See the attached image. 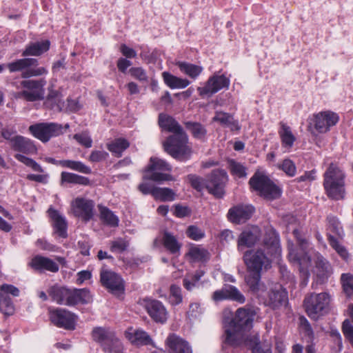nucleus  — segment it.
I'll list each match as a JSON object with an SVG mask.
<instances>
[{
    "label": "nucleus",
    "mask_w": 353,
    "mask_h": 353,
    "mask_svg": "<svg viewBox=\"0 0 353 353\" xmlns=\"http://www.w3.org/2000/svg\"><path fill=\"white\" fill-rule=\"evenodd\" d=\"M130 145L129 142L122 138L117 139L108 144V149L117 157H121L123 152Z\"/></svg>",
    "instance_id": "8fccbe9b"
},
{
    "label": "nucleus",
    "mask_w": 353,
    "mask_h": 353,
    "mask_svg": "<svg viewBox=\"0 0 353 353\" xmlns=\"http://www.w3.org/2000/svg\"><path fill=\"white\" fill-rule=\"evenodd\" d=\"M10 148L17 152L14 155L17 161L31 168L33 171L43 172V169L39 163L24 155H32L37 152V148L31 139L21 135H15L11 140Z\"/></svg>",
    "instance_id": "39448f33"
},
{
    "label": "nucleus",
    "mask_w": 353,
    "mask_h": 353,
    "mask_svg": "<svg viewBox=\"0 0 353 353\" xmlns=\"http://www.w3.org/2000/svg\"><path fill=\"white\" fill-rule=\"evenodd\" d=\"M230 83V79L224 74H214L208 79L204 86L198 87L197 90L201 97H211L222 89H228Z\"/></svg>",
    "instance_id": "ddd939ff"
},
{
    "label": "nucleus",
    "mask_w": 353,
    "mask_h": 353,
    "mask_svg": "<svg viewBox=\"0 0 353 353\" xmlns=\"http://www.w3.org/2000/svg\"><path fill=\"white\" fill-rule=\"evenodd\" d=\"M280 130L279 134L281 139V145L283 148L290 149L296 141V137L293 134L292 130L289 125L281 122L280 123Z\"/></svg>",
    "instance_id": "e433bc0d"
},
{
    "label": "nucleus",
    "mask_w": 353,
    "mask_h": 353,
    "mask_svg": "<svg viewBox=\"0 0 353 353\" xmlns=\"http://www.w3.org/2000/svg\"><path fill=\"white\" fill-rule=\"evenodd\" d=\"M331 296L327 292L312 293L305 296L304 306L308 316L317 320L329 310Z\"/></svg>",
    "instance_id": "0eeeda50"
},
{
    "label": "nucleus",
    "mask_w": 353,
    "mask_h": 353,
    "mask_svg": "<svg viewBox=\"0 0 353 353\" xmlns=\"http://www.w3.org/2000/svg\"><path fill=\"white\" fill-rule=\"evenodd\" d=\"M183 301L181 289L176 285H172L170 288L169 301L172 305L180 304Z\"/></svg>",
    "instance_id": "4d7b16f0"
},
{
    "label": "nucleus",
    "mask_w": 353,
    "mask_h": 353,
    "mask_svg": "<svg viewBox=\"0 0 353 353\" xmlns=\"http://www.w3.org/2000/svg\"><path fill=\"white\" fill-rule=\"evenodd\" d=\"M171 170V165L165 160L152 157L150 159L149 165L145 168L143 179L158 183L172 181L174 179L171 174L163 172Z\"/></svg>",
    "instance_id": "6e6552de"
},
{
    "label": "nucleus",
    "mask_w": 353,
    "mask_h": 353,
    "mask_svg": "<svg viewBox=\"0 0 353 353\" xmlns=\"http://www.w3.org/2000/svg\"><path fill=\"white\" fill-rule=\"evenodd\" d=\"M176 65L183 74L188 75L190 78L196 79L203 72V68L198 65H194L185 61H179Z\"/></svg>",
    "instance_id": "79ce46f5"
},
{
    "label": "nucleus",
    "mask_w": 353,
    "mask_h": 353,
    "mask_svg": "<svg viewBox=\"0 0 353 353\" xmlns=\"http://www.w3.org/2000/svg\"><path fill=\"white\" fill-rule=\"evenodd\" d=\"M254 211L252 205H238L230 209L228 219L235 223H243L251 217Z\"/></svg>",
    "instance_id": "b1692460"
},
{
    "label": "nucleus",
    "mask_w": 353,
    "mask_h": 353,
    "mask_svg": "<svg viewBox=\"0 0 353 353\" xmlns=\"http://www.w3.org/2000/svg\"><path fill=\"white\" fill-rule=\"evenodd\" d=\"M249 184L253 191L267 200H274L281 195V190L266 175L256 172L250 179Z\"/></svg>",
    "instance_id": "423d86ee"
},
{
    "label": "nucleus",
    "mask_w": 353,
    "mask_h": 353,
    "mask_svg": "<svg viewBox=\"0 0 353 353\" xmlns=\"http://www.w3.org/2000/svg\"><path fill=\"white\" fill-rule=\"evenodd\" d=\"M228 166L230 171L232 175L239 178L246 176V169L240 163H238L234 160H230L228 161Z\"/></svg>",
    "instance_id": "5fc2aeb1"
},
{
    "label": "nucleus",
    "mask_w": 353,
    "mask_h": 353,
    "mask_svg": "<svg viewBox=\"0 0 353 353\" xmlns=\"http://www.w3.org/2000/svg\"><path fill=\"white\" fill-rule=\"evenodd\" d=\"M28 265L39 272L47 271L55 273L59 270V266L56 261L41 255H36L32 257L28 263Z\"/></svg>",
    "instance_id": "412c9836"
},
{
    "label": "nucleus",
    "mask_w": 353,
    "mask_h": 353,
    "mask_svg": "<svg viewBox=\"0 0 353 353\" xmlns=\"http://www.w3.org/2000/svg\"><path fill=\"white\" fill-rule=\"evenodd\" d=\"M130 75L140 82L147 83L148 81V76L146 71L141 67H132L130 69Z\"/></svg>",
    "instance_id": "052dcab7"
},
{
    "label": "nucleus",
    "mask_w": 353,
    "mask_h": 353,
    "mask_svg": "<svg viewBox=\"0 0 353 353\" xmlns=\"http://www.w3.org/2000/svg\"><path fill=\"white\" fill-rule=\"evenodd\" d=\"M92 301L90 291L86 288L71 290L70 306L78 303L86 304Z\"/></svg>",
    "instance_id": "4c0bfd02"
},
{
    "label": "nucleus",
    "mask_w": 353,
    "mask_h": 353,
    "mask_svg": "<svg viewBox=\"0 0 353 353\" xmlns=\"http://www.w3.org/2000/svg\"><path fill=\"white\" fill-rule=\"evenodd\" d=\"M162 78L165 84L171 89H183L190 84L188 79L178 77L168 72H163Z\"/></svg>",
    "instance_id": "f704fd0d"
},
{
    "label": "nucleus",
    "mask_w": 353,
    "mask_h": 353,
    "mask_svg": "<svg viewBox=\"0 0 353 353\" xmlns=\"http://www.w3.org/2000/svg\"><path fill=\"white\" fill-rule=\"evenodd\" d=\"M52 301L59 305L70 306L71 290L64 287L53 285L48 291Z\"/></svg>",
    "instance_id": "c756f323"
},
{
    "label": "nucleus",
    "mask_w": 353,
    "mask_h": 353,
    "mask_svg": "<svg viewBox=\"0 0 353 353\" xmlns=\"http://www.w3.org/2000/svg\"><path fill=\"white\" fill-rule=\"evenodd\" d=\"M152 196L161 201H172L175 199V193L168 188L156 187L152 191Z\"/></svg>",
    "instance_id": "09e8293b"
},
{
    "label": "nucleus",
    "mask_w": 353,
    "mask_h": 353,
    "mask_svg": "<svg viewBox=\"0 0 353 353\" xmlns=\"http://www.w3.org/2000/svg\"><path fill=\"white\" fill-rule=\"evenodd\" d=\"M98 208L99 211L100 219L104 224L112 228H115L119 225V217L115 215L113 212H112L107 207L101 205H99Z\"/></svg>",
    "instance_id": "ea45409f"
},
{
    "label": "nucleus",
    "mask_w": 353,
    "mask_h": 353,
    "mask_svg": "<svg viewBox=\"0 0 353 353\" xmlns=\"http://www.w3.org/2000/svg\"><path fill=\"white\" fill-rule=\"evenodd\" d=\"M292 232L294 237L297 240L301 250L299 252L295 249L292 243L288 242V257L290 261L296 263L299 265L301 276L303 279L301 283L305 286L308 282L310 268L311 266V258L306 251L308 243L305 239L302 238L298 229L292 228Z\"/></svg>",
    "instance_id": "20e7f679"
},
{
    "label": "nucleus",
    "mask_w": 353,
    "mask_h": 353,
    "mask_svg": "<svg viewBox=\"0 0 353 353\" xmlns=\"http://www.w3.org/2000/svg\"><path fill=\"white\" fill-rule=\"evenodd\" d=\"M49 216L52 221V225L56 234L61 238H66L67 233V222L65 218L62 216L57 210L52 208H50L48 210Z\"/></svg>",
    "instance_id": "c85d7f7f"
},
{
    "label": "nucleus",
    "mask_w": 353,
    "mask_h": 353,
    "mask_svg": "<svg viewBox=\"0 0 353 353\" xmlns=\"http://www.w3.org/2000/svg\"><path fill=\"white\" fill-rule=\"evenodd\" d=\"M71 208L74 216L84 221H90L94 216V203L91 199L77 197L72 201Z\"/></svg>",
    "instance_id": "4468645a"
},
{
    "label": "nucleus",
    "mask_w": 353,
    "mask_h": 353,
    "mask_svg": "<svg viewBox=\"0 0 353 353\" xmlns=\"http://www.w3.org/2000/svg\"><path fill=\"white\" fill-rule=\"evenodd\" d=\"M165 344L168 353H192L188 342L174 334L168 336Z\"/></svg>",
    "instance_id": "393cba45"
},
{
    "label": "nucleus",
    "mask_w": 353,
    "mask_h": 353,
    "mask_svg": "<svg viewBox=\"0 0 353 353\" xmlns=\"http://www.w3.org/2000/svg\"><path fill=\"white\" fill-rule=\"evenodd\" d=\"M249 341L248 347L252 349V353H272L271 344L268 342L261 343L257 334H253Z\"/></svg>",
    "instance_id": "37998d69"
},
{
    "label": "nucleus",
    "mask_w": 353,
    "mask_h": 353,
    "mask_svg": "<svg viewBox=\"0 0 353 353\" xmlns=\"http://www.w3.org/2000/svg\"><path fill=\"white\" fill-rule=\"evenodd\" d=\"M278 168L284 172L288 176H294L296 172L295 164L289 159H284L282 163L278 165Z\"/></svg>",
    "instance_id": "bf43d9fd"
},
{
    "label": "nucleus",
    "mask_w": 353,
    "mask_h": 353,
    "mask_svg": "<svg viewBox=\"0 0 353 353\" xmlns=\"http://www.w3.org/2000/svg\"><path fill=\"white\" fill-rule=\"evenodd\" d=\"M73 138L82 146L85 148H89L92 147V140L89 135V134L86 132H83L81 133L75 134L73 136Z\"/></svg>",
    "instance_id": "e2e57ef3"
},
{
    "label": "nucleus",
    "mask_w": 353,
    "mask_h": 353,
    "mask_svg": "<svg viewBox=\"0 0 353 353\" xmlns=\"http://www.w3.org/2000/svg\"><path fill=\"white\" fill-rule=\"evenodd\" d=\"M46 85V81L43 78L38 80L21 81L20 86L22 90L17 92L15 97L31 102L42 100L45 95Z\"/></svg>",
    "instance_id": "9d476101"
},
{
    "label": "nucleus",
    "mask_w": 353,
    "mask_h": 353,
    "mask_svg": "<svg viewBox=\"0 0 353 353\" xmlns=\"http://www.w3.org/2000/svg\"><path fill=\"white\" fill-rule=\"evenodd\" d=\"M342 330L345 337L353 347V325L348 319H345L342 325Z\"/></svg>",
    "instance_id": "338daca9"
},
{
    "label": "nucleus",
    "mask_w": 353,
    "mask_h": 353,
    "mask_svg": "<svg viewBox=\"0 0 353 353\" xmlns=\"http://www.w3.org/2000/svg\"><path fill=\"white\" fill-rule=\"evenodd\" d=\"M128 339L137 346L151 345L155 347V343L150 336L143 330H128L125 333Z\"/></svg>",
    "instance_id": "bb28decb"
},
{
    "label": "nucleus",
    "mask_w": 353,
    "mask_h": 353,
    "mask_svg": "<svg viewBox=\"0 0 353 353\" xmlns=\"http://www.w3.org/2000/svg\"><path fill=\"white\" fill-rule=\"evenodd\" d=\"M212 299L215 301H221L230 299L236 301L239 303H243L245 298L237 288L233 285H225L221 290H216L213 293Z\"/></svg>",
    "instance_id": "aec40b11"
},
{
    "label": "nucleus",
    "mask_w": 353,
    "mask_h": 353,
    "mask_svg": "<svg viewBox=\"0 0 353 353\" xmlns=\"http://www.w3.org/2000/svg\"><path fill=\"white\" fill-rule=\"evenodd\" d=\"M45 161L47 163H52L57 165H61L63 168H68L71 170L83 173V174H90L92 170L90 167L85 165L83 163L78 161H72V160H61L57 161L52 157H46L45 158Z\"/></svg>",
    "instance_id": "2f4dec72"
},
{
    "label": "nucleus",
    "mask_w": 353,
    "mask_h": 353,
    "mask_svg": "<svg viewBox=\"0 0 353 353\" xmlns=\"http://www.w3.org/2000/svg\"><path fill=\"white\" fill-rule=\"evenodd\" d=\"M263 242L268 250L267 253L259 248L248 250L244 254L243 258L248 272H262L263 270H266L271 267V260L268 254L279 249V236L273 228L267 229Z\"/></svg>",
    "instance_id": "f03ea898"
},
{
    "label": "nucleus",
    "mask_w": 353,
    "mask_h": 353,
    "mask_svg": "<svg viewBox=\"0 0 353 353\" xmlns=\"http://www.w3.org/2000/svg\"><path fill=\"white\" fill-rule=\"evenodd\" d=\"M255 314L256 312L252 307H240L236 311L234 317L228 323L250 332Z\"/></svg>",
    "instance_id": "dca6fc26"
},
{
    "label": "nucleus",
    "mask_w": 353,
    "mask_h": 353,
    "mask_svg": "<svg viewBox=\"0 0 353 353\" xmlns=\"http://www.w3.org/2000/svg\"><path fill=\"white\" fill-rule=\"evenodd\" d=\"M325 192L332 200H342L345 196V183H323Z\"/></svg>",
    "instance_id": "473e14b6"
},
{
    "label": "nucleus",
    "mask_w": 353,
    "mask_h": 353,
    "mask_svg": "<svg viewBox=\"0 0 353 353\" xmlns=\"http://www.w3.org/2000/svg\"><path fill=\"white\" fill-rule=\"evenodd\" d=\"M328 241L330 245L336 250L340 256L344 260L348 258V252L345 248L340 244V243L330 234H328Z\"/></svg>",
    "instance_id": "13d9d810"
},
{
    "label": "nucleus",
    "mask_w": 353,
    "mask_h": 353,
    "mask_svg": "<svg viewBox=\"0 0 353 353\" xmlns=\"http://www.w3.org/2000/svg\"><path fill=\"white\" fill-rule=\"evenodd\" d=\"M261 299L264 304L272 309L279 308L287 300V292L281 286H276L274 289H271L268 294V297H265V293L263 296L259 297Z\"/></svg>",
    "instance_id": "4be33fe9"
},
{
    "label": "nucleus",
    "mask_w": 353,
    "mask_h": 353,
    "mask_svg": "<svg viewBox=\"0 0 353 353\" xmlns=\"http://www.w3.org/2000/svg\"><path fill=\"white\" fill-rule=\"evenodd\" d=\"M61 177L62 183L79 184L83 185H88L90 184V180L88 178L74 173L63 172L61 174Z\"/></svg>",
    "instance_id": "de8ad7c7"
},
{
    "label": "nucleus",
    "mask_w": 353,
    "mask_h": 353,
    "mask_svg": "<svg viewBox=\"0 0 353 353\" xmlns=\"http://www.w3.org/2000/svg\"><path fill=\"white\" fill-rule=\"evenodd\" d=\"M9 294L12 295L13 296H19V290L12 285L9 284H3L0 288V296L5 297H10Z\"/></svg>",
    "instance_id": "69168bd1"
},
{
    "label": "nucleus",
    "mask_w": 353,
    "mask_h": 353,
    "mask_svg": "<svg viewBox=\"0 0 353 353\" xmlns=\"http://www.w3.org/2000/svg\"><path fill=\"white\" fill-rule=\"evenodd\" d=\"M45 105L56 111L65 110V102L62 100L60 93L57 91H50L44 103Z\"/></svg>",
    "instance_id": "58836bf2"
},
{
    "label": "nucleus",
    "mask_w": 353,
    "mask_h": 353,
    "mask_svg": "<svg viewBox=\"0 0 353 353\" xmlns=\"http://www.w3.org/2000/svg\"><path fill=\"white\" fill-rule=\"evenodd\" d=\"M187 236L194 241H199L205 236L204 231L196 225H190L186 231Z\"/></svg>",
    "instance_id": "680f3d73"
},
{
    "label": "nucleus",
    "mask_w": 353,
    "mask_h": 353,
    "mask_svg": "<svg viewBox=\"0 0 353 353\" xmlns=\"http://www.w3.org/2000/svg\"><path fill=\"white\" fill-rule=\"evenodd\" d=\"M29 131L34 137L43 142H47L51 137L59 136L63 132L62 125L54 123L32 125L29 127Z\"/></svg>",
    "instance_id": "f8f14e48"
},
{
    "label": "nucleus",
    "mask_w": 353,
    "mask_h": 353,
    "mask_svg": "<svg viewBox=\"0 0 353 353\" xmlns=\"http://www.w3.org/2000/svg\"><path fill=\"white\" fill-rule=\"evenodd\" d=\"M50 318L53 324L65 330H74L75 315L64 309L50 311Z\"/></svg>",
    "instance_id": "a211bd4d"
},
{
    "label": "nucleus",
    "mask_w": 353,
    "mask_h": 353,
    "mask_svg": "<svg viewBox=\"0 0 353 353\" xmlns=\"http://www.w3.org/2000/svg\"><path fill=\"white\" fill-rule=\"evenodd\" d=\"M150 316L156 322L164 323L168 317V312L163 304L158 300H149L145 305Z\"/></svg>",
    "instance_id": "5701e85b"
},
{
    "label": "nucleus",
    "mask_w": 353,
    "mask_h": 353,
    "mask_svg": "<svg viewBox=\"0 0 353 353\" xmlns=\"http://www.w3.org/2000/svg\"><path fill=\"white\" fill-rule=\"evenodd\" d=\"M103 350L108 353H123V345L114 335L108 342L104 343Z\"/></svg>",
    "instance_id": "3c124183"
},
{
    "label": "nucleus",
    "mask_w": 353,
    "mask_h": 353,
    "mask_svg": "<svg viewBox=\"0 0 353 353\" xmlns=\"http://www.w3.org/2000/svg\"><path fill=\"white\" fill-rule=\"evenodd\" d=\"M108 154L103 150H94L91 152L89 160L92 162H99L106 159Z\"/></svg>",
    "instance_id": "774afa93"
},
{
    "label": "nucleus",
    "mask_w": 353,
    "mask_h": 353,
    "mask_svg": "<svg viewBox=\"0 0 353 353\" xmlns=\"http://www.w3.org/2000/svg\"><path fill=\"white\" fill-rule=\"evenodd\" d=\"M93 339L101 343L102 347L105 343L108 342L114 336L110 330L99 327L93 329L92 332Z\"/></svg>",
    "instance_id": "49530a36"
},
{
    "label": "nucleus",
    "mask_w": 353,
    "mask_h": 353,
    "mask_svg": "<svg viewBox=\"0 0 353 353\" xmlns=\"http://www.w3.org/2000/svg\"><path fill=\"white\" fill-rule=\"evenodd\" d=\"M328 230L339 237L343 235V230L338 219L334 216H327Z\"/></svg>",
    "instance_id": "6e6d98bb"
},
{
    "label": "nucleus",
    "mask_w": 353,
    "mask_h": 353,
    "mask_svg": "<svg viewBox=\"0 0 353 353\" xmlns=\"http://www.w3.org/2000/svg\"><path fill=\"white\" fill-rule=\"evenodd\" d=\"M159 125L161 128L172 132L163 143L165 151L174 159L186 161L192 153L188 145V137L180 124L171 116L161 113L159 115Z\"/></svg>",
    "instance_id": "f257e3e1"
},
{
    "label": "nucleus",
    "mask_w": 353,
    "mask_h": 353,
    "mask_svg": "<svg viewBox=\"0 0 353 353\" xmlns=\"http://www.w3.org/2000/svg\"><path fill=\"white\" fill-rule=\"evenodd\" d=\"M316 274L321 282H324L331 274V266L322 256H318L316 258Z\"/></svg>",
    "instance_id": "a19ab883"
},
{
    "label": "nucleus",
    "mask_w": 353,
    "mask_h": 353,
    "mask_svg": "<svg viewBox=\"0 0 353 353\" xmlns=\"http://www.w3.org/2000/svg\"><path fill=\"white\" fill-rule=\"evenodd\" d=\"M341 283L343 291L349 296H353V275L349 273L341 275Z\"/></svg>",
    "instance_id": "864d4df0"
},
{
    "label": "nucleus",
    "mask_w": 353,
    "mask_h": 353,
    "mask_svg": "<svg viewBox=\"0 0 353 353\" xmlns=\"http://www.w3.org/2000/svg\"><path fill=\"white\" fill-rule=\"evenodd\" d=\"M50 44L48 40L32 43L26 46L22 55L23 57L39 56L49 50Z\"/></svg>",
    "instance_id": "c9c22d12"
},
{
    "label": "nucleus",
    "mask_w": 353,
    "mask_h": 353,
    "mask_svg": "<svg viewBox=\"0 0 353 353\" xmlns=\"http://www.w3.org/2000/svg\"><path fill=\"white\" fill-rule=\"evenodd\" d=\"M38 60L33 58H23L7 64L10 72H21L24 79L46 74L48 70L44 67H37Z\"/></svg>",
    "instance_id": "1a4fd4ad"
},
{
    "label": "nucleus",
    "mask_w": 353,
    "mask_h": 353,
    "mask_svg": "<svg viewBox=\"0 0 353 353\" xmlns=\"http://www.w3.org/2000/svg\"><path fill=\"white\" fill-rule=\"evenodd\" d=\"M188 255L194 262L207 261L210 256V252L205 248L199 245H194L190 248Z\"/></svg>",
    "instance_id": "c03bdc74"
},
{
    "label": "nucleus",
    "mask_w": 353,
    "mask_h": 353,
    "mask_svg": "<svg viewBox=\"0 0 353 353\" xmlns=\"http://www.w3.org/2000/svg\"><path fill=\"white\" fill-rule=\"evenodd\" d=\"M160 241L169 253L176 256H179L180 254L182 244L172 233L165 232L163 234Z\"/></svg>",
    "instance_id": "72a5a7b5"
},
{
    "label": "nucleus",
    "mask_w": 353,
    "mask_h": 353,
    "mask_svg": "<svg viewBox=\"0 0 353 353\" xmlns=\"http://www.w3.org/2000/svg\"><path fill=\"white\" fill-rule=\"evenodd\" d=\"M345 173L336 163H331L323 174V183H345Z\"/></svg>",
    "instance_id": "cd10ccee"
},
{
    "label": "nucleus",
    "mask_w": 353,
    "mask_h": 353,
    "mask_svg": "<svg viewBox=\"0 0 353 353\" xmlns=\"http://www.w3.org/2000/svg\"><path fill=\"white\" fill-rule=\"evenodd\" d=\"M339 119L337 114L333 112H321L314 116V129L319 133H325L330 130L331 127L338 123Z\"/></svg>",
    "instance_id": "f3484780"
},
{
    "label": "nucleus",
    "mask_w": 353,
    "mask_h": 353,
    "mask_svg": "<svg viewBox=\"0 0 353 353\" xmlns=\"http://www.w3.org/2000/svg\"><path fill=\"white\" fill-rule=\"evenodd\" d=\"M185 125L195 139L201 141H203L205 139L207 130L201 123L188 121L185 123Z\"/></svg>",
    "instance_id": "a18cd8bd"
},
{
    "label": "nucleus",
    "mask_w": 353,
    "mask_h": 353,
    "mask_svg": "<svg viewBox=\"0 0 353 353\" xmlns=\"http://www.w3.org/2000/svg\"><path fill=\"white\" fill-rule=\"evenodd\" d=\"M261 272H248V274L245 278V281L250 290L258 298L263 296L266 288L265 285L261 281Z\"/></svg>",
    "instance_id": "a878e982"
},
{
    "label": "nucleus",
    "mask_w": 353,
    "mask_h": 353,
    "mask_svg": "<svg viewBox=\"0 0 353 353\" xmlns=\"http://www.w3.org/2000/svg\"><path fill=\"white\" fill-rule=\"evenodd\" d=\"M100 279L103 286L108 289L112 294L119 295L123 292V280L114 272L102 269L100 273Z\"/></svg>",
    "instance_id": "2eb2a0df"
},
{
    "label": "nucleus",
    "mask_w": 353,
    "mask_h": 353,
    "mask_svg": "<svg viewBox=\"0 0 353 353\" xmlns=\"http://www.w3.org/2000/svg\"><path fill=\"white\" fill-rule=\"evenodd\" d=\"M212 121L231 131H239L241 129L239 121L234 119L233 115L223 111H216Z\"/></svg>",
    "instance_id": "7c9ffc66"
},
{
    "label": "nucleus",
    "mask_w": 353,
    "mask_h": 353,
    "mask_svg": "<svg viewBox=\"0 0 353 353\" xmlns=\"http://www.w3.org/2000/svg\"><path fill=\"white\" fill-rule=\"evenodd\" d=\"M128 245L129 243L126 240L119 238L111 242L110 250L121 253L126 250Z\"/></svg>",
    "instance_id": "0e129e2a"
},
{
    "label": "nucleus",
    "mask_w": 353,
    "mask_h": 353,
    "mask_svg": "<svg viewBox=\"0 0 353 353\" xmlns=\"http://www.w3.org/2000/svg\"><path fill=\"white\" fill-rule=\"evenodd\" d=\"M188 179L192 187L197 191L201 192L205 188L210 194L220 198L225 193L224 188L228 181V176L225 170H214L206 179L193 174H190Z\"/></svg>",
    "instance_id": "7ed1b4c3"
},
{
    "label": "nucleus",
    "mask_w": 353,
    "mask_h": 353,
    "mask_svg": "<svg viewBox=\"0 0 353 353\" xmlns=\"http://www.w3.org/2000/svg\"><path fill=\"white\" fill-rule=\"evenodd\" d=\"M14 305L10 297L0 296V312L5 316H11L14 313Z\"/></svg>",
    "instance_id": "603ef678"
},
{
    "label": "nucleus",
    "mask_w": 353,
    "mask_h": 353,
    "mask_svg": "<svg viewBox=\"0 0 353 353\" xmlns=\"http://www.w3.org/2000/svg\"><path fill=\"white\" fill-rule=\"evenodd\" d=\"M252 336L253 334L250 332L234 325L226 323L224 324L223 342L225 345L238 347L244 345L249 346V341Z\"/></svg>",
    "instance_id": "9b49d317"
},
{
    "label": "nucleus",
    "mask_w": 353,
    "mask_h": 353,
    "mask_svg": "<svg viewBox=\"0 0 353 353\" xmlns=\"http://www.w3.org/2000/svg\"><path fill=\"white\" fill-rule=\"evenodd\" d=\"M261 236V231L258 226H252L244 230L238 238V250L242 251L245 248L253 247L259 241Z\"/></svg>",
    "instance_id": "6ab92c4d"
}]
</instances>
